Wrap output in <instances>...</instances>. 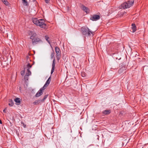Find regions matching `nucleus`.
Listing matches in <instances>:
<instances>
[{
    "label": "nucleus",
    "mask_w": 148,
    "mask_h": 148,
    "mask_svg": "<svg viewBox=\"0 0 148 148\" xmlns=\"http://www.w3.org/2000/svg\"><path fill=\"white\" fill-rule=\"evenodd\" d=\"M134 1H128L123 3L121 5V7L123 9L127 8H129L132 5L134 4Z\"/></svg>",
    "instance_id": "obj_3"
},
{
    "label": "nucleus",
    "mask_w": 148,
    "mask_h": 148,
    "mask_svg": "<svg viewBox=\"0 0 148 148\" xmlns=\"http://www.w3.org/2000/svg\"><path fill=\"white\" fill-rule=\"evenodd\" d=\"M121 69H120L119 70V73H120L121 72Z\"/></svg>",
    "instance_id": "obj_34"
},
{
    "label": "nucleus",
    "mask_w": 148,
    "mask_h": 148,
    "mask_svg": "<svg viewBox=\"0 0 148 148\" xmlns=\"http://www.w3.org/2000/svg\"><path fill=\"white\" fill-rule=\"evenodd\" d=\"M14 101L16 103H18V105H19L21 103L20 99L19 98H16L14 99Z\"/></svg>",
    "instance_id": "obj_15"
},
{
    "label": "nucleus",
    "mask_w": 148,
    "mask_h": 148,
    "mask_svg": "<svg viewBox=\"0 0 148 148\" xmlns=\"http://www.w3.org/2000/svg\"><path fill=\"white\" fill-rule=\"evenodd\" d=\"M73 64L74 66H76V68H79V65H77L76 63L75 62H73Z\"/></svg>",
    "instance_id": "obj_30"
},
{
    "label": "nucleus",
    "mask_w": 148,
    "mask_h": 148,
    "mask_svg": "<svg viewBox=\"0 0 148 148\" xmlns=\"http://www.w3.org/2000/svg\"><path fill=\"white\" fill-rule=\"evenodd\" d=\"M126 14V12H124V14Z\"/></svg>",
    "instance_id": "obj_38"
},
{
    "label": "nucleus",
    "mask_w": 148,
    "mask_h": 148,
    "mask_svg": "<svg viewBox=\"0 0 148 148\" xmlns=\"http://www.w3.org/2000/svg\"><path fill=\"white\" fill-rule=\"evenodd\" d=\"M9 102H10V103H9L8 104V105L10 106H12L14 105V103L12 99H9Z\"/></svg>",
    "instance_id": "obj_17"
},
{
    "label": "nucleus",
    "mask_w": 148,
    "mask_h": 148,
    "mask_svg": "<svg viewBox=\"0 0 148 148\" xmlns=\"http://www.w3.org/2000/svg\"><path fill=\"white\" fill-rule=\"evenodd\" d=\"M22 1L23 4L25 6H27L29 5L27 0H22Z\"/></svg>",
    "instance_id": "obj_16"
},
{
    "label": "nucleus",
    "mask_w": 148,
    "mask_h": 148,
    "mask_svg": "<svg viewBox=\"0 0 148 148\" xmlns=\"http://www.w3.org/2000/svg\"><path fill=\"white\" fill-rule=\"evenodd\" d=\"M100 18L99 15L94 14L90 18V19L93 21H96L99 20Z\"/></svg>",
    "instance_id": "obj_6"
},
{
    "label": "nucleus",
    "mask_w": 148,
    "mask_h": 148,
    "mask_svg": "<svg viewBox=\"0 0 148 148\" xmlns=\"http://www.w3.org/2000/svg\"><path fill=\"white\" fill-rule=\"evenodd\" d=\"M31 36L30 37V38L32 40L33 39L36 37L37 34L34 32L31 31L30 32Z\"/></svg>",
    "instance_id": "obj_8"
},
{
    "label": "nucleus",
    "mask_w": 148,
    "mask_h": 148,
    "mask_svg": "<svg viewBox=\"0 0 148 148\" xmlns=\"http://www.w3.org/2000/svg\"><path fill=\"white\" fill-rule=\"evenodd\" d=\"M55 67H52V69H51V75H52V74L53 73L54 71V70H55Z\"/></svg>",
    "instance_id": "obj_29"
},
{
    "label": "nucleus",
    "mask_w": 148,
    "mask_h": 148,
    "mask_svg": "<svg viewBox=\"0 0 148 148\" xmlns=\"http://www.w3.org/2000/svg\"><path fill=\"white\" fill-rule=\"evenodd\" d=\"M21 124L22 125H23L24 128L26 127V125L23 122H21Z\"/></svg>",
    "instance_id": "obj_31"
},
{
    "label": "nucleus",
    "mask_w": 148,
    "mask_h": 148,
    "mask_svg": "<svg viewBox=\"0 0 148 148\" xmlns=\"http://www.w3.org/2000/svg\"><path fill=\"white\" fill-rule=\"evenodd\" d=\"M51 80V75L49 77L47 81L46 82L45 84V85H47L48 86L50 84V82Z\"/></svg>",
    "instance_id": "obj_12"
},
{
    "label": "nucleus",
    "mask_w": 148,
    "mask_h": 148,
    "mask_svg": "<svg viewBox=\"0 0 148 148\" xmlns=\"http://www.w3.org/2000/svg\"><path fill=\"white\" fill-rule=\"evenodd\" d=\"M48 95H45L44 98L41 100L42 102H44L45 101L46 99L47 98Z\"/></svg>",
    "instance_id": "obj_23"
},
{
    "label": "nucleus",
    "mask_w": 148,
    "mask_h": 148,
    "mask_svg": "<svg viewBox=\"0 0 148 148\" xmlns=\"http://www.w3.org/2000/svg\"><path fill=\"white\" fill-rule=\"evenodd\" d=\"M0 123L1 124H2V121L0 119Z\"/></svg>",
    "instance_id": "obj_36"
},
{
    "label": "nucleus",
    "mask_w": 148,
    "mask_h": 148,
    "mask_svg": "<svg viewBox=\"0 0 148 148\" xmlns=\"http://www.w3.org/2000/svg\"><path fill=\"white\" fill-rule=\"evenodd\" d=\"M34 135L33 136H31H31H30L29 137H30V138H34Z\"/></svg>",
    "instance_id": "obj_33"
},
{
    "label": "nucleus",
    "mask_w": 148,
    "mask_h": 148,
    "mask_svg": "<svg viewBox=\"0 0 148 148\" xmlns=\"http://www.w3.org/2000/svg\"><path fill=\"white\" fill-rule=\"evenodd\" d=\"M1 9V8L0 7V9Z\"/></svg>",
    "instance_id": "obj_40"
},
{
    "label": "nucleus",
    "mask_w": 148,
    "mask_h": 148,
    "mask_svg": "<svg viewBox=\"0 0 148 148\" xmlns=\"http://www.w3.org/2000/svg\"><path fill=\"white\" fill-rule=\"evenodd\" d=\"M43 93V91L42 90L40 89V90L38 91V92L36 93L35 95V97H38L39 96L41 95Z\"/></svg>",
    "instance_id": "obj_9"
},
{
    "label": "nucleus",
    "mask_w": 148,
    "mask_h": 148,
    "mask_svg": "<svg viewBox=\"0 0 148 148\" xmlns=\"http://www.w3.org/2000/svg\"><path fill=\"white\" fill-rule=\"evenodd\" d=\"M81 8L86 13H88L89 12L90 10L87 7L83 5H82L81 6Z\"/></svg>",
    "instance_id": "obj_7"
},
{
    "label": "nucleus",
    "mask_w": 148,
    "mask_h": 148,
    "mask_svg": "<svg viewBox=\"0 0 148 148\" xmlns=\"http://www.w3.org/2000/svg\"><path fill=\"white\" fill-rule=\"evenodd\" d=\"M132 32H135L136 30V28L135 24L134 23H132Z\"/></svg>",
    "instance_id": "obj_11"
},
{
    "label": "nucleus",
    "mask_w": 148,
    "mask_h": 148,
    "mask_svg": "<svg viewBox=\"0 0 148 148\" xmlns=\"http://www.w3.org/2000/svg\"><path fill=\"white\" fill-rule=\"evenodd\" d=\"M81 31L82 34L85 36H88L90 35V33L93 34V32L90 30L87 27H83L81 28Z\"/></svg>",
    "instance_id": "obj_2"
},
{
    "label": "nucleus",
    "mask_w": 148,
    "mask_h": 148,
    "mask_svg": "<svg viewBox=\"0 0 148 148\" xmlns=\"http://www.w3.org/2000/svg\"><path fill=\"white\" fill-rule=\"evenodd\" d=\"M42 102V100L40 99H38L36 100L35 101L33 102V103L34 105H38L41 103Z\"/></svg>",
    "instance_id": "obj_13"
},
{
    "label": "nucleus",
    "mask_w": 148,
    "mask_h": 148,
    "mask_svg": "<svg viewBox=\"0 0 148 148\" xmlns=\"http://www.w3.org/2000/svg\"><path fill=\"white\" fill-rule=\"evenodd\" d=\"M3 3L7 6H8L10 5L9 3L7 0H1Z\"/></svg>",
    "instance_id": "obj_14"
},
{
    "label": "nucleus",
    "mask_w": 148,
    "mask_h": 148,
    "mask_svg": "<svg viewBox=\"0 0 148 148\" xmlns=\"http://www.w3.org/2000/svg\"><path fill=\"white\" fill-rule=\"evenodd\" d=\"M29 75H25L24 77L25 79L26 80H28V76Z\"/></svg>",
    "instance_id": "obj_28"
},
{
    "label": "nucleus",
    "mask_w": 148,
    "mask_h": 148,
    "mask_svg": "<svg viewBox=\"0 0 148 148\" xmlns=\"http://www.w3.org/2000/svg\"><path fill=\"white\" fill-rule=\"evenodd\" d=\"M55 51L56 53V56L57 60H59L61 57V51L58 47H55Z\"/></svg>",
    "instance_id": "obj_4"
},
{
    "label": "nucleus",
    "mask_w": 148,
    "mask_h": 148,
    "mask_svg": "<svg viewBox=\"0 0 148 148\" xmlns=\"http://www.w3.org/2000/svg\"><path fill=\"white\" fill-rule=\"evenodd\" d=\"M54 55L55 53L53 49V52L52 53L51 55V59H52L54 57Z\"/></svg>",
    "instance_id": "obj_24"
},
{
    "label": "nucleus",
    "mask_w": 148,
    "mask_h": 148,
    "mask_svg": "<svg viewBox=\"0 0 148 148\" xmlns=\"http://www.w3.org/2000/svg\"><path fill=\"white\" fill-rule=\"evenodd\" d=\"M42 40L40 38L36 37L32 40V42L33 45L37 44L38 43L42 42Z\"/></svg>",
    "instance_id": "obj_5"
},
{
    "label": "nucleus",
    "mask_w": 148,
    "mask_h": 148,
    "mask_svg": "<svg viewBox=\"0 0 148 148\" xmlns=\"http://www.w3.org/2000/svg\"><path fill=\"white\" fill-rule=\"evenodd\" d=\"M6 108H5V109H4L3 110V112L4 113H6V111H5V110H6Z\"/></svg>",
    "instance_id": "obj_35"
},
{
    "label": "nucleus",
    "mask_w": 148,
    "mask_h": 148,
    "mask_svg": "<svg viewBox=\"0 0 148 148\" xmlns=\"http://www.w3.org/2000/svg\"><path fill=\"white\" fill-rule=\"evenodd\" d=\"M118 53H112L111 55H112V57H114L116 59H117V57H115V54H117Z\"/></svg>",
    "instance_id": "obj_25"
},
{
    "label": "nucleus",
    "mask_w": 148,
    "mask_h": 148,
    "mask_svg": "<svg viewBox=\"0 0 148 148\" xmlns=\"http://www.w3.org/2000/svg\"><path fill=\"white\" fill-rule=\"evenodd\" d=\"M47 85H45V84L40 89L42 90V91H43V90L45 89L47 87Z\"/></svg>",
    "instance_id": "obj_20"
},
{
    "label": "nucleus",
    "mask_w": 148,
    "mask_h": 148,
    "mask_svg": "<svg viewBox=\"0 0 148 148\" xmlns=\"http://www.w3.org/2000/svg\"><path fill=\"white\" fill-rule=\"evenodd\" d=\"M45 38L46 40L48 42L49 44H50V42L49 40V37L47 35L45 36Z\"/></svg>",
    "instance_id": "obj_19"
},
{
    "label": "nucleus",
    "mask_w": 148,
    "mask_h": 148,
    "mask_svg": "<svg viewBox=\"0 0 148 148\" xmlns=\"http://www.w3.org/2000/svg\"><path fill=\"white\" fill-rule=\"evenodd\" d=\"M29 58V57L28 56H27V59H28V58Z\"/></svg>",
    "instance_id": "obj_37"
},
{
    "label": "nucleus",
    "mask_w": 148,
    "mask_h": 148,
    "mask_svg": "<svg viewBox=\"0 0 148 148\" xmlns=\"http://www.w3.org/2000/svg\"><path fill=\"white\" fill-rule=\"evenodd\" d=\"M27 72L26 73V75H30L31 74V73L30 71L29 70V69H27Z\"/></svg>",
    "instance_id": "obj_21"
},
{
    "label": "nucleus",
    "mask_w": 148,
    "mask_h": 148,
    "mask_svg": "<svg viewBox=\"0 0 148 148\" xmlns=\"http://www.w3.org/2000/svg\"><path fill=\"white\" fill-rule=\"evenodd\" d=\"M24 70H23L21 72V74L22 75H24L25 73V67H24Z\"/></svg>",
    "instance_id": "obj_22"
},
{
    "label": "nucleus",
    "mask_w": 148,
    "mask_h": 148,
    "mask_svg": "<svg viewBox=\"0 0 148 148\" xmlns=\"http://www.w3.org/2000/svg\"><path fill=\"white\" fill-rule=\"evenodd\" d=\"M56 60L55 58L54 57L53 59V63H52V67H55V65L56 64Z\"/></svg>",
    "instance_id": "obj_18"
},
{
    "label": "nucleus",
    "mask_w": 148,
    "mask_h": 148,
    "mask_svg": "<svg viewBox=\"0 0 148 148\" xmlns=\"http://www.w3.org/2000/svg\"><path fill=\"white\" fill-rule=\"evenodd\" d=\"M81 75L82 77H84L86 76V74L85 72H82L81 73Z\"/></svg>",
    "instance_id": "obj_26"
},
{
    "label": "nucleus",
    "mask_w": 148,
    "mask_h": 148,
    "mask_svg": "<svg viewBox=\"0 0 148 148\" xmlns=\"http://www.w3.org/2000/svg\"><path fill=\"white\" fill-rule=\"evenodd\" d=\"M45 2L46 3H48L50 1V0H45Z\"/></svg>",
    "instance_id": "obj_32"
},
{
    "label": "nucleus",
    "mask_w": 148,
    "mask_h": 148,
    "mask_svg": "<svg viewBox=\"0 0 148 148\" xmlns=\"http://www.w3.org/2000/svg\"><path fill=\"white\" fill-rule=\"evenodd\" d=\"M111 111L110 110H105L102 112V113L105 115H108L111 113Z\"/></svg>",
    "instance_id": "obj_10"
},
{
    "label": "nucleus",
    "mask_w": 148,
    "mask_h": 148,
    "mask_svg": "<svg viewBox=\"0 0 148 148\" xmlns=\"http://www.w3.org/2000/svg\"><path fill=\"white\" fill-rule=\"evenodd\" d=\"M32 66V65H31L29 63H28L27 65V68L29 69V68H31Z\"/></svg>",
    "instance_id": "obj_27"
},
{
    "label": "nucleus",
    "mask_w": 148,
    "mask_h": 148,
    "mask_svg": "<svg viewBox=\"0 0 148 148\" xmlns=\"http://www.w3.org/2000/svg\"><path fill=\"white\" fill-rule=\"evenodd\" d=\"M32 21L34 23L42 28H45L47 25L45 23V21L43 19L38 20L36 18H33Z\"/></svg>",
    "instance_id": "obj_1"
},
{
    "label": "nucleus",
    "mask_w": 148,
    "mask_h": 148,
    "mask_svg": "<svg viewBox=\"0 0 148 148\" xmlns=\"http://www.w3.org/2000/svg\"><path fill=\"white\" fill-rule=\"evenodd\" d=\"M36 1V0H33V1Z\"/></svg>",
    "instance_id": "obj_39"
}]
</instances>
